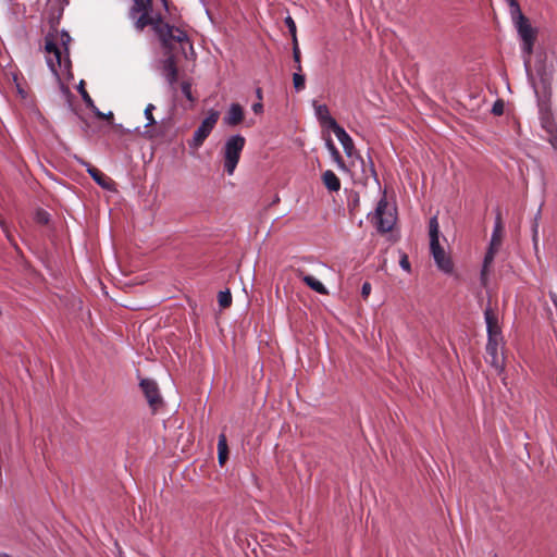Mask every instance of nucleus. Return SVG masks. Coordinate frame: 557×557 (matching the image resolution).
<instances>
[{"label":"nucleus","mask_w":557,"mask_h":557,"mask_svg":"<svg viewBox=\"0 0 557 557\" xmlns=\"http://www.w3.org/2000/svg\"><path fill=\"white\" fill-rule=\"evenodd\" d=\"M292 40H293V47H298L297 34L296 33H295V35H292Z\"/></svg>","instance_id":"obj_38"},{"label":"nucleus","mask_w":557,"mask_h":557,"mask_svg":"<svg viewBox=\"0 0 557 557\" xmlns=\"http://www.w3.org/2000/svg\"><path fill=\"white\" fill-rule=\"evenodd\" d=\"M400 265L403 269L405 270H409L410 269V264H409V261H408V258L407 256H404L400 260Z\"/></svg>","instance_id":"obj_36"},{"label":"nucleus","mask_w":557,"mask_h":557,"mask_svg":"<svg viewBox=\"0 0 557 557\" xmlns=\"http://www.w3.org/2000/svg\"><path fill=\"white\" fill-rule=\"evenodd\" d=\"M245 141H226L222 148V162L224 171L232 175L237 166L240 159L242 151L244 149Z\"/></svg>","instance_id":"obj_7"},{"label":"nucleus","mask_w":557,"mask_h":557,"mask_svg":"<svg viewBox=\"0 0 557 557\" xmlns=\"http://www.w3.org/2000/svg\"><path fill=\"white\" fill-rule=\"evenodd\" d=\"M498 250L499 249L488 247V249L485 253L483 267H482V271H481V284L483 286L487 285L490 267L492 265L495 255L497 253Z\"/></svg>","instance_id":"obj_15"},{"label":"nucleus","mask_w":557,"mask_h":557,"mask_svg":"<svg viewBox=\"0 0 557 557\" xmlns=\"http://www.w3.org/2000/svg\"><path fill=\"white\" fill-rule=\"evenodd\" d=\"M492 112H493L495 115H500V114H503V112H504V103H503L502 101H496V102L493 104Z\"/></svg>","instance_id":"obj_31"},{"label":"nucleus","mask_w":557,"mask_h":557,"mask_svg":"<svg viewBox=\"0 0 557 557\" xmlns=\"http://www.w3.org/2000/svg\"><path fill=\"white\" fill-rule=\"evenodd\" d=\"M506 2L508 4L511 22L517 29L519 38L522 41V58L525 71L529 74L530 57L533 52L536 30L532 27L530 21L522 13L518 0H506Z\"/></svg>","instance_id":"obj_3"},{"label":"nucleus","mask_w":557,"mask_h":557,"mask_svg":"<svg viewBox=\"0 0 557 557\" xmlns=\"http://www.w3.org/2000/svg\"><path fill=\"white\" fill-rule=\"evenodd\" d=\"M36 219L39 223L47 224L49 222V214L44 210H39L36 214Z\"/></svg>","instance_id":"obj_28"},{"label":"nucleus","mask_w":557,"mask_h":557,"mask_svg":"<svg viewBox=\"0 0 557 557\" xmlns=\"http://www.w3.org/2000/svg\"><path fill=\"white\" fill-rule=\"evenodd\" d=\"M484 319L486 323L487 337H502L497 309L488 305L484 310Z\"/></svg>","instance_id":"obj_10"},{"label":"nucleus","mask_w":557,"mask_h":557,"mask_svg":"<svg viewBox=\"0 0 557 557\" xmlns=\"http://www.w3.org/2000/svg\"><path fill=\"white\" fill-rule=\"evenodd\" d=\"M494 557H497L496 555Z\"/></svg>","instance_id":"obj_46"},{"label":"nucleus","mask_w":557,"mask_h":557,"mask_svg":"<svg viewBox=\"0 0 557 557\" xmlns=\"http://www.w3.org/2000/svg\"><path fill=\"white\" fill-rule=\"evenodd\" d=\"M325 143H326V147H327V149L330 150V152L332 153V156H333L334 160H335L338 164L343 165L342 156H341V153L338 152V150L335 148V146H334V141H325Z\"/></svg>","instance_id":"obj_24"},{"label":"nucleus","mask_w":557,"mask_h":557,"mask_svg":"<svg viewBox=\"0 0 557 557\" xmlns=\"http://www.w3.org/2000/svg\"><path fill=\"white\" fill-rule=\"evenodd\" d=\"M371 222L377 232L385 234L393 230L396 222V208L387 202L386 195L379 200Z\"/></svg>","instance_id":"obj_5"},{"label":"nucleus","mask_w":557,"mask_h":557,"mask_svg":"<svg viewBox=\"0 0 557 557\" xmlns=\"http://www.w3.org/2000/svg\"><path fill=\"white\" fill-rule=\"evenodd\" d=\"M228 458L227 440L224 433L219 435L218 441V459L221 466H224Z\"/></svg>","instance_id":"obj_19"},{"label":"nucleus","mask_w":557,"mask_h":557,"mask_svg":"<svg viewBox=\"0 0 557 557\" xmlns=\"http://www.w3.org/2000/svg\"><path fill=\"white\" fill-rule=\"evenodd\" d=\"M121 134L122 135L131 134V129L129 128H125V129H123V132Z\"/></svg>","instance_id":"obj_40"},{"label":"nucleus","mask_w":557,"mask_h":557,"mask_svg":"<svg viewBox=\"0 0 557 557\" xmlns=\"http://www.w3.org/2000/svg\"><path fill=\"white\" fill-rule=\"evenodd\" d=\"M257 96H258V98H259V99H261V98H262V96H261V89H260V88H258V89H257Z\"/></svg>","instance_id":"obj_41"},{"label":"nucleus","mask_w":557,"mask_h":557,"mask_svg":"<svg viewBox=\"0 0 557 557\" xmlns=\"http://www.w3.org/2000/svg\"><path fill=\"white\" fill-rule=\"evenodd\" d=\"M314 114L322 129L327 133L332 132L337 139H351L346 131L331 116L329 108L325 104L314 103Z\"/></svg>","instance_id":"obj_6"},{"label":"nucleus","mask_w":557,"mask_h":557,"mask_svg":"<svg viewBox=\"0 0 557 557\" xmlns=\"http://www.w3.org/2000/svg\"><path fill=\"white\" fill-rule=\"evenodd\" d=\"M341 143L343 144V147H344L345 152H346L349 157H351V156H352V153H354V149H355V147H354V141H341Z\"/></svg>","instance_id":"obj_32"},{"label":"nucleus","mask_w":557,"mask_h":557,"mask_svg":"<svg viewBox=\"0 0 557 557\" xmlns=\"http://www.w3.org/2000/svg\"><path fill=\"white\" fill-rule=\"evenodd\" d=\"M244 120V109L239 103H232L226 110L222 123L226 126H236Z\"/></svg>","instance_id":"obj_12"},{"label":"nucleus","mask_w":557,"mask_h":557,"mask_svg":"<svg viewBox=\"0 0 557 557\" xmlns=\"http://www.w3.org/2000/svg\"><path fill=\"white\" fill-rule=\"evenodd\" d=\"M220 117V114L215 110H210L208 112V115L203 119L199 127L194 133L193 139H206L213 127L215 126L218 120Z\"/></svg>","instance_id":"obj_9"},{"label":"nucleus","mask_w":557,"mask_h":557,"mask_svg":"<svg viewBox=\"0 0 557 557\" xmlns=\"http://www.w3.org/2000/svg\"><path fill=\"white\" fill-rule=\"evenodd\" d=\"M16 91L23 101V106L29 111V113L34 116L40 117V112L37 109L34 100L28 96L27 91L20 84H16Z\"/></svg>","instance_id":"obj_16"},{"label":"nucleus","mask_w":557,"mask_h":557,"mask_svg":"<svg viewBox=\"0 0 557 557\" xmlns=\"http://www.w3.org/2000/svg\"><path fill=\"white\" fill-rule=\"evenodd\" d=\"M322 182L330 191H338L341 189V181L331 170H327L322 174Z\"/></svg>","instance_id":"obj_18"},{"label":"nucleus","mask_w":557,"mask_h":557,"mask_svg":"<svg viewBox=\"0 0 557 557\" xmlns=\"http://www.w3.org/2000/svg\"><path fill=\"white\" fill-rule=\"evenodd\" d=\"M430 250L437 268L444 273H451L454 263L449 256L445 253L444 248L440 245V225L437 216H432L429 221Z\"/></svg>","instance_id":"obj_4"},{"label":"nucleus","mask_w":557,"mask_h":557,"mask_svg":"<svg viewBox=\"0 0 557 557\" xmlns=\"http://www.w3.org/2000/svg\"><path fill=\"white\" fill-rule=\"evenodd\" d=\"M490 358H491L490 362L495 369H497V370L503 369V360L498 355H495V357L491 356Z\"/></svg>","instance_id":"obj_29"},{"label":"nucleus","mask_w":557,"mask_h":557,"mask_svg":"<svg viewBox=\"0 0 557 557\" xmlns=\"http://www.w3.org/2000/svg\"><path fill=\"white\" fill-rule=\"evenodd\" d=\"M555 150H557V141H550Z\"/></svg>","instance_id":"obj_43"},{"label":"nucleus","mask_w":557,"mask_h":557,"mask_svg":"<svg viewBox=\"0 0 557 557\" xmlns=\"http://www.w3.org/2000/svg\"><path fill=\"white\" fill-rule=\"evenodd\" d=\"M284 22H285V25L287 26L290 35H295L297 29H296V23L293 20V17L288 15V16L285 17Z\"/></svg>","instance_id":"obj_27"},{"label":"nucleus","mask_w":557,"mask_h":557,"mask_svg":"<svg viewBox=\"0 0 557 557\" xmlns=\"http://www.w3.org/2000/svg\"><path fill=\"white\" fill-rule=\"evenodd\" d=\"M71 37L62 30L59 36L48 34L45 38L46 61L50 71L58 79L62 75L70 74L71 60L69 57V44Z\"/></svg>","instance_id":"obj_1"},{"label":"nucleus","mask_w":557,"mask_h":557,"mask_svg":"<svg viewBox=\"0 0 557 557\" xmlns=\"http://www.w3.org/2000/svg\"><path fill=\"white\" fill-rule=\"evenodd\" d=\"M61 88L64 92H69V88H66L64 85H61Z\"/></svg>","instance_id":"obj_42"},{"label":"nucleus","mask_w":557,"mask_h":557,"mask_svg":"<svg viewBox=\"0 0 557 557\" xmlns=\"http://www.w3.org/2000/svg\"><path fill=\"white\" fill-rule=\"evenodd\" d=\"M151 0H134V4L131 9V17L135 18L137 12H151Z\"/></svg>","instance_id":"obj_20"},{"label":"nucleus","mask_w":557,"mask_h":557,"mask_svg":"<svg viewBox=\"0 0 557 557\" xmlns=\"http://www.w3.org/2000/svg\"><path fill=\"white\" fill-rule=\"evenodd\" d=\"M165 3V0H162Z\"/></svg>","instance_id":"obj_45"},{"label":"nucleus","mask_w":557,"mask_h":557,"mask_svg":"<svg viewBox=\"0 0 557 557\" xmlns=\"http://www.w3.org/2000/svg\"><path fill=\"white\" fill-rule=\"evenodd\" d=\"M503 230H504L503 221H502L500 213L498 212L497 216H496V221H495V227H494L491 243H490L491 248H495V249L500 248L502 240H503Z\"/></svg>","instance_id":"obj_17"},{"label":"nucleus","mask_w":557,"mask_h":557,"mask_svg":"<svg viewBox=\"0 0 557 557\" xmlns=\"http://www.w3.org/2000/svg\"><path fill=\"white\" fill-rule=\"evenodd\" d=\"M218 301L221 308H228L232 305V294L230 289L220 292L218 295Z\"/></svg>","instance_id":"obj_23"},{"label":"nucleus","mask_w":557,"mask_h":557,"mask_svg":"<svg viewBox=\"0 0 557 557\" xmlns=\"http://www.w3.org/2000/svg\"><path fill=\"white\" fill-rule=\"evenodd\" d=\"M182 91H183V94H184L188 99H190V85H189V84L184 83V84L182 85Z\"/></svg>","instance_id":"obj_34"},{"label":"nucleus","mask_w":557,"mask_h":557,"mask_svg":"<svg viewBox=\"0 0 557 557\" xmlns=\"http://www.w3.org/2000/svg\"><path fill=\"white\" fill-rule=\"evenodd\" d=\"M305 76L302 74H299V73H295L293 75V82H294V87L296 90H301L305 88Z\"/></svg>","instance_id":"obj_25"},{"label":"nucleus","mask_w":557,"mask_h":557,"mask_svg":"<svg viewBox=\"0 0 557 557\" xmlns=\"http://www.w3.org/2000/svg\"><path fill=\"white\" fill-rule=\"evenodd\" d=\"M228 139L237 140V139H244V138L240 135H233Z\"/></svg>","instance_id":"obj_39"},{"label":"nucleus","mask_w":557,"mask_h":557,"mask_svg":"<svg viewBox=\"0 0 557 557\" xmlns=\"http://www.w3.org/2000/svg\"><path fill=\"white\" fill-rule=\"evenodd\" d=\"M78 92L81 94L83 101L85 102L86 107L90 109L99 119H112L113 113L110 111L107 114L99 111V109L95 106L94 100L89 96V94L85 89V83L84 81H81L77 86Z\"/></svg>","instance_id":"obj_14"},{"label":"nucleus","mask_w":557,"mask_h":557,"mask_svg":"<svg viewBox=\"0 0 557 557\" xmlns=\"http://www.w3.org/2000/svg\"><path fill=\"white\" fill-rule=\"evenodd\" d=\"M141 391L153 411L162 404V398L159 393L158 384L150 379H143L140 381Z\"/></svg>","instance_id":"obj_8"},{"label":"nucleus","mask_w":557,"mask_h":557,"mask_svg":"<svg viewBox=\"0 0 557 557\" xmlns=\"http://www.w3.org/2000/svg\"><path fill=\"white\" fill-rule=\"evenodd\" d=\"M0 557H9L7 554H0Z\"/></svg>","instance_id":"obj_44"},{"label":"nucleus","mask_w":557,"mask_h":557,"mask_svg":"<svg viewBox=\"0 0 557 557\" xmlns=\"http://www.w3.org/2000/svg\"><path fill=\"white\" fill-rule=\"evenodd\" d=\"M371 284L369 282H364L361 287V296L363 299H367L371 293Z\"/></svg>","instance_id":"obj_30"},{"label":"nucleus","mask_w":557,"mask_h":557,"mask_svg":"<svg viewBox=\"0 0 557 557\" xmlns=\"http://www.w3.org/2000/svg\"><path fill=\"white\" fill-rule=\"evenodd\" d=\"M191 145H190V149H191V153H195L199 147L202 145L203 141H190Z\"/></svg>","instance_id":"obj_37"},{"label":"nucleus","mask_w":557,"mask_h":557,"mask_svg":"<svg viewBox=\"0 0 557 557\" xmlns=\"http://www.w3.org/2000/svg\"><path fill=\"white\" fill-rule=\"evenodd\" d=\"M156 109V107L151 103H149L146 109H145V117L147 120V124L146 126H149V125H152L156 123L154 119H153V115H152V111Z\"/></svg>","instance_id":"obj_26"},{"label":"nucleus","mask_w":557,"mask_h":557,"mask_svg":"<svg viewBox=\"0 0 557 557\" xmlns=\"http://www.w3.org/2000/svg\"><path fill=\"white\" fill-rule=\"evenodd\" d=\"M76 160L86 168V171L88 174L92 177V180L102 188L104 189H111L113 185V181L107 176L104 173H102L100 170L91 165L89 162L85 161L82 158L76 157Z\"/></svg>","instance_id":"obj_11"},{"label":"nucleus","mask_w":557,"mask_h":557,"mask_svg":"<svg viewBox=\"0 0 557 557\" xmlns=\"http://www.w3.org/2000/svg\"><path fill=\"white\" fill-rule=\"evenodd\" d=\"M161 74L170 85L177 81V67L172 55L161 61Z\"/></svg>","instance_id":"obj_13"},{"label":"nucleus","mask_w":557,"mask_h":557,"mask_svg":"<svg viewBox=\"0 0 557 557\" xmlns=\"http://www.w3.org/2000/svg\"><path fill=\"white\" fill-rule=\"evenodd\" d=\"M503 337H487L486 354L488 357L498 355V346Z\"/></svg>","instance_id":"obj_22"},{"label":"nucleus","mask_w":557,"mask_h":557,"mask_svg":"<svg viewBox=\"0 0 557 557\" xmlns=\"http://www.w3.org/2000/svg\"><path fill=\"white\" fill-rule=\"evenodd\" d=\"M251 109L256 114H259L262 112L263 106L261 102H257L252 104Z\"/></svg>","instance_id":"obj_35"},{"label":"nucleus","mask_w":557,"mask_h":557,"mask_svg":"<svg viewBox=\"0 0 557 557\" xmlns=\"http://www.w3.org/2000/svg\"><path fill=\"white\" fill-rule=\"evenodd\" d=\"M139 16L135 14V28L143 30L146 26H152V29L159 37L164 47H172L173 44L188 42L187 34L175 26L164 22L160 16L151 17L150 12H138Z\"/></svg>","instance_id":"obj_2"},{"label":"nucleus","mask_w":557,"mask_h":557,"mask_svg":"<svg viewBox=\"0 0 557 557\" xmlns=\"http://www.w3.org/2000/svg\"><path fill=\"white\" fill-rule=\"evenodd\" d=\"M302 281L311 288L313 289L314 292L319 293V294H322V295H325L327 294V289L325 288V286L319 281L317 280L314 276L312 275H305L302 277Z\"/></svg>","instance_id":"obj_21"},{"label":"nucleus","mask_w":557,"mask_h":557,"mask_svg":"<svg viewBox=\"0 0 557 557\" xmlns=\"http://www.w3.org/2000/svg\"><path fill=\"white\" fill-rule=\"evenodd\" d=\"M293 57L295 62L298 64L297 69L300 70V50L299 47H293Z\"/></svg>","instance_id":"obj_33"}]
</instances>
